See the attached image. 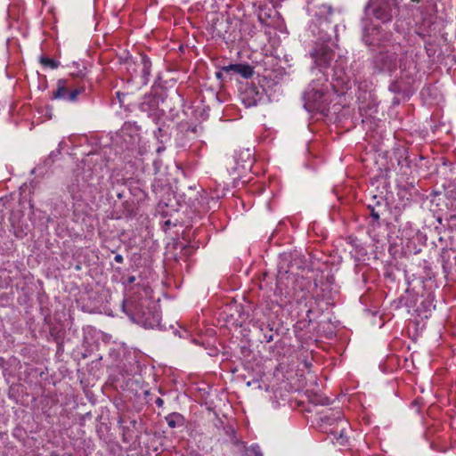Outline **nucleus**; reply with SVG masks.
Masks as SVG:
<instances>
[{"instance_id": "17", "label": "nucleus", "mask_w": 456, "mask_h": 456, "mask_svg": "<svg viewBox=\"0 0 456 456\" xmlns=\"http://www.w3.org/2000/svg\"><path fill=\"white\" fill-rule=\"evenodd\" d=\"M326 8L328 9L329 12H331V7L330 6H327Z\"/></svg>"}, {"instance_id": "3", "label": "nucleus", "mask_w": 456, "mask_h": 456, "mask_svg": "<svg viewBox=\"0 0 456 456\" xmlns=\"http://www.w3.org/2000/svg\"><path fill=\"white\" fill-rule=\"evenodd\" d=\"M363 41L369 45H379L381 36L379 28L377 27H372L371 28H364Z\"/></svg>"}, {"instance_id": "7", "label": "nucleus", "mask_w": 456, "mask_h": 456, "mask_svg": "<svg viewBox=\"0 0 456 456\" xmlns=\"http://www.w3.org/2000/svg\"><path fill=\"white\" fill-rule=\"evenodd\" d=\"M40 62L45 66H49L52 69H56L58 67V62L47 58V57H41Z\"/></svg>"}, {"instance_id": "15", "label": "nucleus", "mask_w": 456, "mask_h": 456, "mask_svg": "<svg viewBox=\"0 0 456 456\" xmlns=\"http://www.w3.org/2000/svg\"><path fill=\"white\" fill-rule=\"evenodd\" d=\"M156 403H157L158 404H161V403H162V400H161L160 398H158V399H157V401H156Z\"/></svg>"}, {"instance_id": "1", "label": "nucleus", "mask_w": 456, "mask_h": 456, "mask_svg": "<svg viewBox=\"0 0 456 456\" xmlns=\"http://www.w3.org/2000/svg\"><path fill=\"white\" fill-rule=\"evenodd\" d=\"M397 10L396 0H370L365 6V14L373 15L383 22L389 21Z\"/></svg>"}, {"instance_id": "9", "label": "nucleus", "mask_w": 456, "mask_h": 456, "mask_svg": "<svg viewBox=\"0 0 456 456\" xmlns=\"http://www.w3.org/2000/svg\"><path fill=\"white\" fill-rule=\"evenodd\" d=\"M77 94H78V91L74 90L71 93L68 94V98L69 101H75L77 99Z\"/></svg>"}, {"instance_id": "4", "label": "nucleus", "mask_w": 456, "mask_h": 456, "mask_svg": "<svg viewBox=\"0 0 456 456\" xmlns=\"http://www.w3.org/2000/svg\"><path fill=\"white\" fill-rule=\"evenodd\" d=\"M224 71L232 70L240 74L243 77L248 78L253 75V68L246 64H232L224 68Z\"/></svg>"}, {"instance_id": "13", "label": "nucleus", "mask_w": 456, "mask_h": 456, "mask_svg": "<svg viewBox=\"0 0 456 456\" xmlns=\"http://www.w3.org/2000/svg\"><path fill=\"white\" fill-rule=\"evenodd\" d=\"M115 260H116L117 262H121V261H122V256H121L120 255H117V256H115Z\"/></svg>"}, {"instance_id": "10", "label": "nucleus", "mask_w": 456, "mask_h": 456, "mask_svg": "<svg viewBox=\"0 0 456 456\" xmlns=\"http://www.w3.org/2000/svg\"><path fill=\"white\" fill-rule=\"evenodd\" d=\"M143 64H144V73L149 74V61L143 59Z\"/></svg>"}, {"instance_id": "5", "label": "nucleus", "mask_w": 456, "mask_h": 456, "mask_svg": "<svg viewBox=\"0 0 456 456\" xmlns=\"http://www.w3.org/2000/svg\"><path fill=\"white\" fill-rule=\"evenodd\" d=\"M347 422L340 419L339 426L330 431V434L336 438L340 445H344L346 442L345 431L346 429Z\"/></svg>"}, {"instance_id": "2", "label": "nucleus", "mask_w": 456, "mask_h": 456, "mask_svg": "<svg viewBox=\"0 0 456 456\" xmlns=\"http://www.w3.org/2000/svg\"><path fill=\"white\" fill-rule=\"evenodd\" d=\"M314 65L320 70L331 67L334 61L335 53L326 42L317 41L310 53Z\"/></svg>"}, {"instance_id": "8", "label": "nucleus", "mask_w": 456, "mask_h": 456, "mask_svg": "<svg viewBox=\"0 0 456 456\" xmlns=\"http://www.w3.org/2000/svg\"><path fill=\"white\" fill-rule=\"evenodd\" d=\"M245 456H263L257 446H251L246 450Z\"/></svg>"}, {"instance_id": "12", "label": "nucleus", "mask_w": 456, "mask_h": 456, "mask_svg": "<svg viewBox=\"0 0 456 456\" xmlns=\"http://www.w3.org/2000/svg\"><path fill=\"white\" fill-rule=\"evenodd\" d=\"M371 216L375 220H379V215L374 211V209H371Z\"/></svg>"}, {"instance_id": "6", "label": "nucleus", "mask_w": 456, "mask_h": 456, "mask_svg": "<svg viewBox=\"0 0 456 456\" xmlns=\"http://www.w3.org/2000/svg\"><path fill=\"white\" fill-rule=\"evenodd\" d=\"M66 95H68V91L65 88V86L63 85V82L62 81H59L58 89H57L56 93L54 94V96L56 98H63Z\"/></svg>"}, {"instance_id": "16", "label": "nucleus", "mask_w": 456, "mask_h": 456, "mask_svg": "<svg viewBox=\"0 0 456 456\" xmlns=\"http://www.w3.org/2000/svg\"><path fill=\"white\" fill-rule=\"evenodd\" d=\"M338 416L336 417L337 419H340V412H337Z\"/></svg>"}, {"instance_id": "18", "label": "nucleus", "mask_w": 456, "mask_h": 456, "mask_svg": "<svg viewBox=\"0 0 456 456\" xmlns=\"http://www.w3.org/2000/svg\"><path fill=\"white\" fill-rule=\"evenodd\" d=\"M412 2H419V0H412Z\"/></svg>"}, {"instance_id": "14", "label": "nucleus", "mask_w": 456, "mask_h": 456, "mask_svg": "<svg viewBox=\"0 0 456 456\" xmlns=\"http://www.w3.org/2000/svg\"><path fill=\"white\" fill-rule=\"evenodd\" d=\"M128 281H129L130 283L134 282V276L129 277Z\"/></svg>"}, {"instance_id": "11", "label": "nucleus", "mask_w": 456, "mask_h": 456, "mask_svg": "<svg viewBox=\"0 0 456 456\" xmlns=\"http://www.w3.org/2000/svg\"><path fill=\"white\" fill-rule=\"evenodd\" d=\"M167 423L170 428H175L176 423L173 419H167Z\"/></svg>"}]
</instances>
